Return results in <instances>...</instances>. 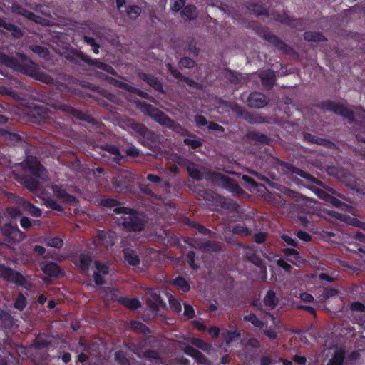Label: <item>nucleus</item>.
I'll return each instance as SVG.
<instances>
[{
    "label": "nucleus",
    "mask_w": 365,
    "mask_h": 365,
    "mask_svg": "<svg viewBox=\"0 0 365 365\" xmlns=\"http://www.w3.org/2000/svg\"><path fill=\"white\" fill-rule=\"evenodd\" d=\"M115 361L120 365H128L130 361L126 357V354L123 351H117L114 356Z\"/></svg>",
    "instance_id": "57"
},
{
    "label": "nucleus",
    "mask_w": 365,
    "mask_h": 365,
    "mask_svg": "<svg viewBox=\"0 0 365 365\" xmlns=\"http://www.w3.org/2000/svg\"><path fill=\"white\" fill-rule=\"evenodd\" d=\"M243 320L245 322H250L254 327L262 329L264 327V323L259 319L256 314L254 313H250L249 314L245 315L243 317Z\"/></svg>",
    "instance_id": "47"
},
{
    "label": "nucleus",
    "mask_w": 365,
    "mask_h": 365,
    "mask_svg": "<svg viewBox=\"0 0 365 365\" xmlns=\"http://www.w3.org/2000/svg\"><path fill=\"white\" fill-rule=\"evenodd\" d=\"M26 306V299L24 295L20 292L16 298L14 307L19 311H23Z\"/></svg>",
    "instance_id": "51"
},
{
    "label": "nucleus",
    "mask_w": 365,
    "mask_h": 365,
    "mask_svg": "<svg viewBox=\"0 0 365 365\" xmlns=\"http://www.w3.org/2000/svg\"><path fill=\"white\" fill-rule=\"evenodd\" d=\"M117 301L120 304L131 310H135L141 307L140 302L136 298L120 297L118 298Z\"/></svg>",
    "instance_id": "32"
},
{
    "label": "nucleus",
    "mask_w": 365,
    "mask_h": 365,
    "mask_svg": "<svg viewBox=\"0 0 365 365\" xmlns=\"http://www.w3.org/2000/svg\"><path fill=\"white\" fill-rule=\"evenodd\" d=\"M319 108L343 116L348 119L350 123H353L354 121V112L348 108L346 103H340L331 100H327L320 103Z\"/></svg>",
    "instance_id": "5"
},
{
    "label": "nucleus",
    "mask_w": 365,
    "mask_h": 365,
    "mask_svg": "<svg viewBox=\"0 0 365 365\" xmlns=\"http://www.w3.org/2000/svg\"><path fill=\"white\" fill-rule=\"evenodd\" d=\"M0 137L11 144L21 142L23 140L19 134L11 132L2 128H0Z\"/></svg>",
    "instance_id": "30"
},
{
    "label": "nucleus",
    "mask_w": 365,
    "mask_h": 365,
    "mask_svg": "<svg viewBox=\"0 0 365 365\" xmlns=\"http://www.w3.org/2000/svg\"><path fill=\"white\" fill-rule=\"evenodd\" d=\"M73 262L82 273L86 274L90 269V267L93 262V258L89 254L81 253L78 260H73Z\"/></svg>",
    "instance_id": "22"
},
{
    "label": "nucleus",
    "mask_w": 365,
    "mask_h": 365,
    "mask_svg": "<svg viewBox=\"0 0 365 365\" xmlns=\"http://www.w3.org/2000/svg\"><path fill=\"white\" fill-rule=\"evenodd\" d=\"M130 328L137 334H150V328L140 321L131 320L129 324Z\"/></svg>",
    "instance_id": "36"
},
{
    "label": "nucleus",
    "mask_w": 365,
    "mask_h": 365,
    "mask_svg": "<svg viewBox=\"0 0 365 365\" xmlns=\"http://www.w3.org/2000/svg\"><path fill=\"white\" fill-rule=\"evenodd\" d=\"M102 148L113 155L115 156L114 161L117 163H120L125 158L124 155L121 154L120 149L115 145L106 144L102 146Z\"/></svg>",
    "instance_id": "37"
},
{
    "label": "nucleus",
    "mask_w": 365,
    "mask_h": 365,
    "mask_svg": "<svg viewBox=\"0 0 365 365\" xmlns=\"http://www.w3.org/2000/svg\"><path fill=\"white\" fill-rule=\"evenodd\" d=\"M328 191L330 192L331 194L328 193L327 192H326L324 190H317V193L319 198L324 200V201H326L327 202H329L332 195H336L337 197H339L343 200L346 199L345 197L343 196L342 195L337 194L336 191L331 187H329L328 189Z\"/></svg>",
    "instance_id": "45"
},
{
    "label": "nucleus",
    "mask_w": 365,
    "mask_h": 365,
    "mask_svg": "<svg viewBox=\"0 0 365 365\" xmlns=\"http://www.w3.org/2000/svg\"><path fill=\"white\" fill-rule=\"evenodd\" d=\"M44 241L48 247L60 249L63 246V240L59 237H47Z\"/></svg>",
    "instance_id": "50"
},
{
    "label": "nucleus",
    "mask_w": 365,
    "mask_h": 365,
    "mask_svg": "<svg viewBox=\"0 0 365 365\" xmlns=\"http://www.w3.org/2000/svg\"><path fill=\"white\" fill-rule=\"evenodd\" d=\"M201 247H202L205 251L213 252L220 251L221 249V247L219 244L208 240L201 243Z\"/></svg>",
    "instance_id": "53"
},
{
    "label": "nucleus",
    "mask_w": 365,
    "mask_h": 365,
    "mask_svg": "<svg viewBox=\"0 0 365 365\" xmlns=\"http://www.w3.org/2000/svg\"><path fill=\"white\" fill-rule=\"evenodd\" d=\"M269 103V99L265 94L257 91L251 93L247 99L248 106L252 108H264Z\"/></svg>",
    "instance_id": "12"
},
{
    "label": "nucleus",
    "mask_w": 365,
    "mask_h": 365,
    "mask_svg": "<svg viewBox=\"0 0 365 365\" xmlns=\"http://www.w3.org/2000/svg\"><path fill=\"white\" fill-rule=\"evenodd\" d=\"M259 35L265 41L276 47L278 50L281 51L284 54H294L296 53L294 49L287 44L277 36L271 34L269 31L261 29L258 31Z\"/></svg>",
    "instance_id": "9"
},
{
    "label": "nucleus",
    "mask_w": 365,
    "mask_h": 365,
    "mask_svg": "<svg viewBox=\"0 0 365 365\" xmlns=\"http://www.w3.org/2000/svg\"><path fill=\"white\" fill-rule=\"evenodd\" d=\"M17 204L23 208L29 215L35 217H39L42 215L41 210L31 203L30 201L25 200L23 197H19L16 200Z\"/></svg>",
    "instance_id": "21"
},
{
    "label": "nucleus",
    "mask_w": 365,
    "mask_h": 365,
    "mask_svg": "<svg viewBox=\"0 0 365 365\" xmlns=\"http://www.w3.org/2000/svg\"><path fill=\"white\" fill-rule=\"evenodd\" d=\"M141 14V8L137 5L130 6L127 9V15L130 19H136Z\"/></svg>",
    "instance_id": "59"
},
{
    "label": "nucleus",
    "mask_w": 365,
    "mask_h": 365,
    "mask_svg": "<svg viewBox=\"0 0 365 365\" xmlns=\"http://www.w3.org/2000/svg\"><path fill=\"white\" fill-rule=\"evenodd\" d=\"M209 178L217 185L227 190L232 193L241 195L244 192L239 184L232 178L218 172L212 171L209 173Z\"/></svg>",
    "instance_id": "4"
},
{
    "label": "nucleus",
    "mask_w": 365,
    "mask_h": 365,
    "mask_svg": "<svg viewBox=\"0 0 365 365\" xmlns=\"http://www.w3.org/2000/svg\"><path fill=\"white\" fill-rule=\"evenodd\" d=\"M232 232L242 236H248L251 235V230L245 225L237 224L232 228Z\"/></svg>",
    "instance_id": "58"
},
{
    "label": "nucleus",
    "mask_w": 365,
    "mask_h": 365,
    "mask_svg": "<svg viewBox=\"0 0 365 365\" xmlns=\"http://www.w3.org/2000/svg\"><path fill=\"white\" fill-rule=\"evenodd\" d=\"M98 239L102 242L106 247H112L114 245L113 235L108 232L99 230L98 232Z\"/></svg>",
    "instance_id": "43"
},
{
    "label": "nucleus",
    "mask_w": 365,
    "mask_h": 365,
    "mask_svg": "<svg viewBox=\"0 0 365 365\" xmlns=\"http://www.w3.org/2000/svg\"><path fill=\"white\" fill-rule=\"evenodd\" d=\"M12 11L16 14L21 15L26 18L30 21H33L34 22H38L41 17L34 12L27 10L26 8L19 5V4H13L12 6Z\"/></svg>",
    "instance_id": "26"
},
{
    "label": "nucleus",
    "mask_w": 365,
    "mask_h": 365,
    "mask_svg": "<svg viewBox=\"0 0 365 365\" xmlns=\"http://www.w3.org/2000/svg\"><path fill=\"white\" fill-rule=\"evenodd\" d=\"M91 66H94L96 68L103 70V71H106V73L113 75V76H117V74H118V73L113 68V66H111L110 65L107 64L104 62L101 61L99 59H96V58L92 59Z\"/></svg>",
    "instance_id": "39"
},
{
    "label": "nucleus",
    "mask_w": 365,
    "mask_h": 365,
    "mask_svg": "<svg viewBox=\"0 0 365 365\" xmlns=\"http://www.w3.org/2000/svg\"><path fill=\"white\" fill-rule=\"evenodd\" d=\"M227 344H230L234 341L236 339L240 338L242 336L240 330L235 329L234 331H227L223 334Z\"/></svg>",
    "instance_id": "52"
},
{
    "label": "nucleus",
    "mask_w": 365,
    "mask_h": 365,
    "mask_svg": "<svg viewBox=\"0 0 365 365\" xmlns=\"http://www.w3.org/2000/svg\"><path fill=\"white\" fill-rule=\"evenodd\" d=\"M191 343L194 346L204 351H208L211 349V345L209 343L205 342V341L200 339L192 338L191 340Z\"/></svg>",
    "instance_id": "55"
},
{
    "label": "nucleus",
    "mask_w": 365,
    "mask_h": 365,
    "mask_svg": "<svg viewBox=\"0 0 365 365\" xmlns=\"http://www.w3.org/2000/svg\"><path fill=\"white\" fill-rule=\"evenodd\" d=\"M246 259L248 262L255 264L259 269V278L263 282L266 281L267 278V266L262 259L256 253L247 255Z\"/></svg>",
    "instance_id": "16"
},
{
    "label": "nucleus",
    "mask_w": 365,
    "mask_h": 365,
    "mask_svg": "<svg viewBox=\"0 0 365 365\" xmlns=\"http://www.w3.org/2000/svg\"><path fill=\"white\" fill-rule=\"evenodd\" d=\"M52 190L56 197L66 203L71 204L76 200L75 196L68 193L66 190L61 188L58 185H54Z\"/></svg>",
    "instance_id": "28"
},
{
    "label": "nucleus",
    "mask_w": 365,
    "mask_h": 365,
    "mask_svg": "<svg viewBox=\"0 0 365 365\" xmlns=\"http://www.w3.org/2000/svg\"><path fill=\"white\" fill-rule=\"evenodd\" d=\"M42 272L49 277H58L63 274L61 266L54 262H46L41 266Z\"/></svg>",
    "instance_id": "19"
},
{
    "label": "nucleus",
    "mask_w": 365,
    "mask_h": 365,
    "mask_svg": "<svg viewBox=\"0 0 365 365\" xmlns=\"http://www.w3.org/2000/svg\"><path fill=\"white\" fill-rule=\"evenodd\" d=\"M247 137L250 140L261 143L264 145H269L271 144V138L269 136L257 131L248 132Z\"/></svg>",
    "instance_id": "34"
},
{
    "label": "nucleus",
    "mask_w": 365,
    "mask_h": 365,
    "mask_svg": "<svg viewBox=\"0 0 365 365\" xmlns=\"http://www.w3.org/2000/svg\"><path fill=\"white\" fill-rule=\"evenodd\" d=\"M138 76L141 80L146 82L148 85H149L155 91L160 92L162 94L165 93L163 89V83L158 80L157 77L144 72H140L138 73Z\"/></svg>",
    "instance_id": "20"
},
{
    "label": "nucleus",
    "mask_w": 365,
    "mask_h": 365,
    "mask_svg": "<svg viewBox=\"0 0 365 365\" xmlns=\"http://www.w3.org/2000/svg\"><path fill=\"white\" fill-rule=\"evenodd\" d=\"M345 359V352L342 349L336 351L328 365H343Z\"/></svg>",
    "instance_id": "44"
},
{
    "label": "nucleus",
    "mask_w": 365,
    "mask_h": 365,
    "mask_svg": "<svg viewBox=\"0 0 365 365\" xmlns=\"http://www.w3.org/2000/svg\"><path fill=\"white\" fill-rule=\"evenodd\" d=\"M259 78L262 85L269 88H272L275 83V73L271 69L262 71Z\"/></svg>",
    "instance_id": "29"
},
{
    "label": "nucleus",
    "mask_w": 365,
    "mask_h": 365,
    "mask_svg": "<svg viewBox=\"0 0 365 365\" xmlns=\"http://www.w3.org/2000/svg\"><path fill=\"white\" fill-rule=\"evenodd\" d=\"M181 14L190 21L195 20L198 16L197 7L193 4L185 6Z\"/></svg>",
    "instance_id": "41"
},
{
    "label": "nucleus",
    "mask_w": 365,
    "mask_h": 365,
    "mask_svg": "<svg viewBox=\"0 0 365 365\" xmlns=\"http://www.w3.org/2000/svg\"><path fill=\"white\" fill-rule=\"evenodd\" d=\"M61 110L66 111V113L71 114L77 119L85 121L88 123L92 124L93 125L98 123V122L91 115L84 113L73 106L68 105H62Z\"/></svg>",
    "instance_id": "13"
},
{
    "label": "nucleus",
    "mask_w": 365,
    "mask_h": 365,
    "mask_svg": "<svg viewBox=\"0 0 365 365\" xmlns=\"http://www.w3.org/2000/svg\"><path fill=\"white\" fill-rule=\"evenodd\" d=\"M100 205L106 209L108 214H123L120 218H117L119 227L127 232H141L145 229L146 220L145 217L134 209L122 206L121 202L117 199L103 197L101 199Z\"/></svg>",
    "instance_id": "1"
},
{
    "label": "nucleus",
    "mask_w": 365,
    "mask_h": 365,
    "mask_svg": "<svg viewBox=\"0 0 365 365\" xmlns=\"http://www.w3.org/2000/svg\"><path fill=\"white\" fill-rule=\"evenodd\" d=\"M147 304L149 307L153 311H158L160 307L165 306L162 297L157 293L152 294L150 299L147 301Z\"/></svg>",
    "instance_id": "35"
},
{
    "label": "nucleus",
    "mask_w": 365,
    "mask_h": 365,
    "mask_svg": "<svg viewBox=\"0 0 365 365\" xmlns=\"http://www.w3.org/2000/svg\"><path fill=\"white\" fill-rule=\"evenodd\" d=\"M122 252L125 260L129 265L133 267L138 266L140 263V257L137 252L130 247L123 248Z\"/></svg>",
    "instance_id": "25"
},
{
    "label": "nucleus",
    "mask_w": 365,
    "mask_h": 365,
    "mask_svg": "<svg viewBox=\"0 0 365 365\" xmlns=\"http://www.w3.org/2000/svg\"><path fill=\"white\" fill-rule=\"evenodd\" d=\"M278 302L279 300L276 297L275 292L273 290H269L264 298V305L273 309L277 306Z\"/></svg>",
    "instance_id": "40"
},
{
    "label": "nucleus",
    "mask_w": 365,
    "mask_h": 365,
    "mask_svg": "<svg viewBox=\"0 0 365 365\" xmlns=\"http://www.w3.org/2000/svg\"><path fill=\"white\" fill-rule=\"evenodd\" d=\"M0 75L6 77L5 84L0 86V93L11 96L14 99H19V91L24 88V83L16 78L10 77L8 73L0 69Z\"/></svg>",
    "instance_id": "6"
},
{
    "label": "nucleus",
    "mask_w": 365,
    "mask_h": 365,
    "mask_svg": "<svg viewBox=\"0 0 365 365\" xmlns=\"http://www.w3.org/2000/svg\"><path fill=\"white\" fill-rule=\"evenodd\" d=\"M161 125L165 126L166 128L171 129L176 133L182 135V136H194L188 130L185 128L180 123L175 122L174 120L170 118L168 115H166L165 118L163 121Z\"/></svg>",
    "instance_id": "18"
},
{
    "label": "nucleus",
    "mask_w": 365,
    "mask_h": 365,
    "mask_svg": "<svg viewBox=\"0 0 365 365\" xmlns=\"http://www.w3.org/2000/svg\"><path fill=\"white\" fill-rule=\"evenodd\" d=\"M0 64L15 71L29 76L48 85H54L55 80L50 75L39 71L36 65L26 55L18 53L16 56H9L0 51Z\"/></svg>",
    "instance_id": "2"
},
{
    "label": "nucleus",
    "mask_w": 365,
    "mask_h": 365,
    "mask_svg": "<svg viewBox=\"0 0 365 365\" xmlns=\"http://www.w3.org/2000/svg\"><path fill=\"white\" fill-rule=\"evenodd\" d=\"M304 39L308 42H326L327 38L320 31H305L303 34Z\"/></svg>",
    "instance_id": "33"
},
{
    "label": "nucleus",
    "mask_w": 365,
    "mask_h": 365,
    "mask_svg": "<svg viewBox=\"0 0 365 365\" xmlns=\"http://www.w3.org/2000/svg\"><path fill=\"white\" fill-rule=\"evenodd\" d=\"M192 358H194L196 361L201 365H213V364L210 361L207 360V357L199 350L197 351Z\"/></svg>",
    "instance_id": "63"
},
{
    "label": "nucleus",
    "mask_w": 365,
    "mask_h": 365,
    "mask_svg": "<svg viewBox=\"0 0 365 365\" xmlns=\"http://www.w3.org/2000/svg\"><path fill=\"white\" fill-rule=\"evenodd\" d=\"M2 235L12 240H23L24 234L19 229L16 224L11 222L6 223L0 227Z\"/></svg>",
    "instance_id": "11"
},
{
    "label": "nucleus",
    "mask_w": 365,
    "mask_h": 365,
    "mask_svg": "<svg viewBox=\"0 0 365 365\" xmlns=\"http://www.w3.org/2000/svg\"><path fill=\"white\" fill-rule=\"evenodd\" d=\"M4 29L11 32V35L15 38H21L24 35V32L22 31V30L19 27L11 23L6 22Z\"/></svg>",
    "instance_id": "46"
},
{
    "label": "nucleus",
    "mask_w": 365,
    "mask_h": 365,
    "mask_svg": "<svg viewBox=\"0 0 365 365\" xmlns=\"http://www.w3.org/2000/svg\"><path fill=\"white\" fill-rule=\"evenodd\" d=\"M329 203H330L332 206L344 211L347 210L348 208L350 207L346 203L342 202L338 197L334 195H331Z\"/></svg>",
    "instance_id": "56"
},
{
    "label": "nucleus",
    "mask_w": 365,
    "mask_h": 365,
    "mask_svg": "<svg viewBox=\"0 0 365 365\" xmlns=\"http://www.w3.org/2000/svg\"><path fill=\"white\" fill-rule=\"evenodd\" d=\"M138 107L143 113L150 116L160 125L167 115L158 108L146 102L139 101L138 103Z\"/></svg>",
    "instance_id": "10"
},
{
    "label": "nucleus",
    "mask_w": 365,
    "mask_h": 365,
    "mask_svg": "<svg viewBox=\"0 0 365 365\" xmlns=\"http://www.w3.org/2000/svg\"><path fill=\"white\" fill-rule=\"evenodd\" d=\"M167 68L170 74L176 79L181 82L186 83L189 86L192 88H198L199 83L190 78L189 77L183 76L177 68H174L170 63L167 64Z\"/></svg>",
    "instance_id": "23"
},
{
    "label": "nucleus",
    "mask_w": 365,
    "mask_h": 365,
    "mask_svg": "<svg viewBox=\"0 0 365 365\" xmlns=\"http://www.w3.org/2000/svg\"><path fill=\"white\" fill-rule=\"evenodd\" d=\"M31 50L38 54L40 57L46 58L49 55V51L47 48L39 46L33 45L31 46Z\"/></svg>",
    "instance_id": "61"
},
{
    "label": "nucleus",
    "mask_w": 365,
    "mask_h": 365,
    "mask_svg": "<svg viewBox=\"0 0 365 365\" xmlns=\"http://www.w3.org/2000/svg\"><path fill=\"white\" fill-rule=\"evenodd\" d=\"M187 173L190 178L196 180H202L203 178L202 173L201 171L197 168L194 165L192 166H188L187 168Z\"/></svg>",
    "instance_id": "54"
},
{
    "label": "nucleus",
    "mask_w": 365,
    "mask_h": 365,
    "mask_svg": "<svg viewBox=\"0 0 365 365\" xmlns=\"http://www.w3.org/2000/svg\"><path fill=\"white\" fill-rule=\"evenodd\" d=\"M22 184L30 191H36L39 188L40 182L36 178L31 176H25L22 179Z\"/></svg>",
    "instance_id": "42"
},
{
    "label": "nucleus",
    "mask_w": 365,
    "mask_h": 365,
    "mask_svg": "<svg viewBox=\"0 0 365 365\" xmlns=\"http://www.w3.org/2000/svg\"><path fill=\"white\" fill-rule=\"evenodd\" d=\"M14 324V319L10 312L0 308V327L11 329Z\"/></svg>",
    "instance_id": "31"
},
{
    "label": "nucleus",
    "mask_w": 365,
    "mask_h": 365,
    "mask_svg": "<svg viewBox=\"0 0 365 365\" xmlns=\"http://www.w3.org/2000/svg\"><path fill=\"white\" fill-rule=\"evenodd\" d=\"M0 277L6 282L25 289L30 287L29 282L22 274L4 264H0Z\"/></svg>",
    "instance_id": "3"
},
{
    "label": "nucleus",
    "mask_w": 365,
    "mask_h": 365,
    "mask_svg": "<svg viewBox=\"0 0 365 365\" xmlns=\"http://www.w3.org/2000/svg\"><path fill=\"white\" fill-rule=\"evenodd\" d=\"M247 9L250 13L253 14L256 16H269V15L268 9L264 6L256 3L250 4Z\"/></svg>",
    "instance_id": "38"
},
{
    "label": "nucleus",
    "mask_w": 365,
    "mask_h": 365,
    "mask_svg": "<svg viewBox=\"0 0 365 365\" xmlns=\"http://www.w3.org/2000/svg\"><path fill=\"white\" fill-rule=\"evenodd\" d=\"M289 27L297 29L299 31H302L305 27V21L302 18L291 19V21L289 24Z\"/></svg>",
    "instance_id": "60"
},
{
    "label": "nucleus",
    "mask_w": 365,
    "mask_h": 365,
    "mask_svg": "<svg viewBox=\"0 0 365 365\" xmlns=\"http://www.w3.org/2000/svg\"><path fill=\"white\" fill-rule=\"evenodd\" d=\"M28 168L31 170L33 175L38 178H43L46 170L38 160L34 156H29L26 160Z\"/></svg>",
    "instance_id": "15"
},
{
    "label": "nucleus",
    "mask_w": 365,
    "mask_h": 365,
    "mask_svg": "<svg viewBox=\"0 0 365 365\" xmlns=\"http://www.w3.org/2000/svg\"><path fill=\"white\" fill-rule=\"evenodd\" d=\"M130 127L139 135L140 138L141 137L148 140H151L153 138V131L149 130L145 125L135 121H132Z\"/></svg>",
    "instance_id": "24"
},
{
    "label": "nucleus",
    "mask_w": 365,
    "mask_h": 365,
    "mask_svg": "<svg viewBox=\"0 0 365 365\" xmlns=\"http://www.w3.org/2000/svg\"><path fill=\"white\" fill-rule=\"evenodd\" d=\"M327 173L332 177L338 179L341 182L346 186L356 189V180L355 176L352 175L347 169L337 166H329L327 168Z\"/></svg>",
    "instance_id": "8"
},
{
    "label": "nucleus",
    "mask_w": 365,
    "mask_h": 365,
    "mask_svg": "<svg viewBox=\"0 0 365 365\" xmlns=\"http://www.w3.org/2000/svg\"><path fill=\"white\" fill-rule=\"evenodd\" d=\"M223 76L232 84H238L240 82L237 74L228 68L224 69Z\"/></svg>",
    "instance_id": "48"
},
{
    "label": "nucleus",
    "mask_w": 365,
    "mask_h": 365,
    "mask_svg": "<svg viewBox=\"0 0 365 365\" xmlns=\"http://www.w3.org/2000/svg\"><path fill=\"white\" fill-rule=\"evenodd\" d=\"M282 251L287 257V260L297 267L305 264L307 262V260L304 259L300 253L294 248L286 247L283 248Z\"/></svg>",
    "instance_id": "17"
},
{
    "label": "nucleus",
    "mask_w": 365,
    "mask_h": 365,
    "mask_svg": "<svg viewBox=\"0 0 365 365\" xmlns=\"http://www.w3.org/2000/svg\"><path fill=\"white\" fill-rule=\"evenodd\" d=\"M279 165L280 166V168L282 170V172L284 173L285 174H287L288 173L295 174L306 180L307 182L310 185H317L324 188V183L322 182L321 180L317 179L315 177H314L309 173L299 168H297L289 163L284 162L282 160L279 161Z\"/></svg>",
    "instance_id": "7"
},
{
    "label": "nucleus",
    "mask_w": 365,
    "mask_h": 365,
    "mask_svg": "<svg viewBox=\"0 0 365 365\" xmlns=\"http://www.w3.org/2000/svg\"><path fill=\"white\" fill-rule=\"evenodd\" d=\"M195 61L190 57H183L179 61L178 63L179 67L180 68H192L195 66Z\"/></svg>",
    "instance_id": "62"
},
{
    "label": "nucleus",
    "mask_w": 365,
    "mask_h": 365,
    "mask_svg": "<svg viewBox=\"0 0 365 365\" xmlns=\"http://www.w3.org/2000/svg\"><path fill=\"white\" fill-rule=\"evenodd\" d=\"M173 284L178 287L183 292H187L190 289V285L182 277H178L173 280Z\"/></svg>",
    "instance_id": "49"
},
{
    "label": "nucleus",
    "mask_w": 365,
    "mask_h": 365,
    "mask_svg": "<svg viewBox=\"0 0 365 365\" xmlns=\"http://www.w3.org/2000/svg\"><path fill=\"white\" fill-rule=\"evenodd\" d=\"M192 358H194L196 361L201 365H213V364L210 361L207 360V357L199 350L197 351Z\"/></svg>",
    "instance_id": "64"
},
{
    "label": "nucleus",
    "mask_w": 365,
    "mask_h": 365,
    "mask_svg": "<svg viewBox=\"0 0 365 365\" xmlns=\"http://www.w3.org/2000/svg\"><path fill=\"white\" fill-rule=\"evenodd\" d=\"M108 81L111 83L114 84L115 86H116L119 88H125L127 91L140 96L142 98L149 100L150 101H154V98L151 96H150L148 93H146L136 87L130 86V85L127 84L126 83L118 81L113 77H110Z\"/></svg>",
    "instance_id": "14"
},
{
    "label": "nucleus",
    "mask_w": 365,
    "mask_h": 365,
    "mask_svg": "<svg viewBox=\"0 0 365 365\" xmlns=\"http://www.w3.org/2000/svg\"><path fill=\"white\" fill-rule=\"evenodd\" d=\"M66 59L75 64H78L79 61H82L89 66H91L92 61V59L88 56L76 50H72L71 52L67 55Z\"/></svg>",
    "instance_id": "27"
}]
</instances>
